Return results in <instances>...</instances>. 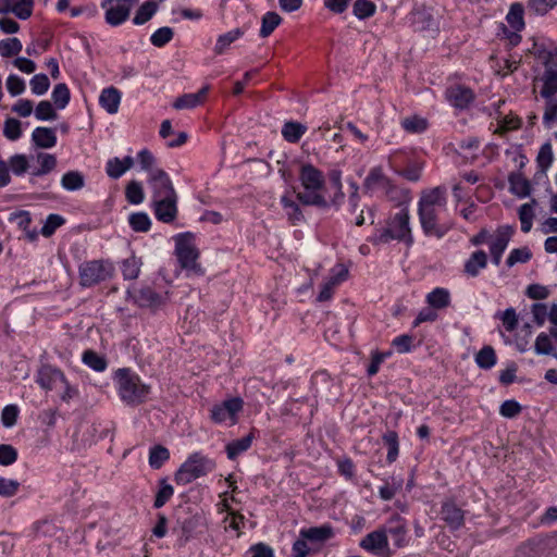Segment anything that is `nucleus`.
I'll return each instance as SVG.
<instances>
[{
	"label": "nucleus",
	"mask_w": 557,
	"mask_h": 557,
	"mask_svg": "<svg viewBox=\"0 0 557 557\" xmlns=\"http://www.w3.org/2000/svg\"><path fill=\"white\" fill-rule=\"evenodd\" d=\"M360 547L379 557H391L393 550L389 547L386 532L383 528L376 529L368 533L361 541Z\"/></svg>",
	"instance_id": "nucleus-12"
},
{
	"label": "nucleus",
	"mask_w": 557,
	"mask_h": 557,
	"mask_svg": "<svg viewBox=\"0 0 557 557\" xmlns=\"http://www.w3.org/2000/svg\"><path fill=\"white\" fill-rule=\"evenodd\" d=\"M506 20L516 32L521 30L524 27L522 5L518 2L512 3Z\"/></svg>",
	"instance_id": "nucleus-49"
},
{
	"label": "nucleus",
	"mask_w": 557,
	"mask_h": 557,
	"mask_svg": "<svg viewBox=\"0 0 557 557\" xmlns=\"http://www.w3.org/2000/svg\"><path fill=\"white\" fill-rule=\"evenodd\" d=\"M515 557H557V537L529 539L516 548Z\"/></svg>",
	"instance_id": "nucleus-7"
},
{
	"label": "nucleus",
	"mask_w": 557,
	"mask_h": 557,
	"mask_svg": "<svg viewBox=\"0 0 557 557\" xmlns=\"http://www.w3.org/2000/svg\"><path fill=\"white\" fill-rule=\"evenodd\" d=\"M497 361L496 352L492 346H484L475 355V362L484 370L492 369Z\"/></svg>",
	"instance_id": "nucleus-37"
},
{
	"label": "nucleus",
	"mask_w": 557,
	"mask_h": 557,
	"mask_svg": "<svg viewBox=\"0 0 557 557\" xmlns=\"http://www.w3.org/2000/svg\"><path fill=\"white\" fill-rule=\"evenodd\" d=\"M141 261L135 256H131L122 261L121 271L125 280H135L140 273Z\"/></svg>",
	"instance_id": "nucleus-47"
},
{
	"label": "nucleus",
	"mask_w": 557,
	"mask_h": 557,
	"mask_svg": "<svg viewBox=\"0 0 557 557\" xmlns=\"http://www.w3.org/2000/svg\"><path fill=\"white\" fill-rule=\"evenodd\" d=\"M34 0H15L11 13L20 20H27L32 16Z\"/></svg>",
	"instance_id": "nucleus-59"
},
{
	"label": "nucleus",
	"mask_w": 557,
	"mask_h": 557,
	"mask_svg": "<svg viewBox=\"0 0 557 557\" xmlns=\"http://www.w3.org/2000/svg\"><path fill=\"white\" fill-rule=\"evenodd\" d=\"M281 23L282 17L276 12H267L261 18L260 37H269Z\"/></svg>",
	"instance_id": "nucleus-40"
},
{
	"label": "nucleus",
	"mask_w": 557,
	"mask_h": 557,
	"mask_svg": "<svg viewBox=\"0 0 557 557\" xmlns=\"http://www.w3.org/2000/svg\"><path fill=\"white\" fill-rule=\"evenodd\" d=\"M57 527L48 520H40L33 523L30 534L33 537L37 536H53L55 534Z\"/></svg>",
	"instance_id": "nucleus-58"
},
{
	"label": "nucleus",
	"mask_w": 557,
	"mask_h": 557,
	"mask_svg": "<svg viewBox=\"0 0 557 557\" xmlns=\"http://www.w3.org/2000/svg\"><path fill=\"white\" fill-rule=\"evenodd\" d=\"M137 2L138 0H102L106 22L111 26L121 25L129 17L131 10Z\"/></svg>",
	"instance_id": "nucleus-10"
},
{
	"label": "nucleus",
	"mask_w": 557,
	"mask_h": 557,
	"mask_svg": "<svg viewBox=\"0 0 557 557\" xmlns=\"http://www.w3.org/2000/svg\"><path fill=\"white\" fill-rule=\"evenodd\" d=\"M148 183L151 188V201L166 199L177 195L170 176L161 169L151 171Z\"/></svg>",
	"instance_id": "nucleus-11"
},
{
	"label": "nucleus",
	"mask_w": 557,
	"mask_h": 557,
	"mask_svg": "<svg viewBox=\"0 0 557 557\" xmlns=\"http://www.w3.org/2000/svg\"><path fill=\"white\" fill-rule=\"evenodd\" d=\"M450 301V293L444 287H436L426 295V302L433 309H445L449 307Z\"/></svg>",
	"instance_id": "nucleus-33"
},
{
	"label": "nucleus",
	"mask_w": 557,
	"mask_h": 557,
	"mask_svg": "<svg viewBox=\"0 0 557 557\" xmlns=\"http://www.w3.org/2000/svg\"><path fill=\"white\" fill-rule=\"evenodd\" d=\"M121 91L113 87L104 88L99 96V103L109 114H115L119 111L121 102Z\"/></svg>",
	"instance_id": "nucleus-27"
},
{
	"label": "nucleus",
	"mask_w": 557,
	"mask_h": 557,
	"mask_svg": "<svg viewBox=\"0 0 557 557\" xmlns=\"http://www.w3.org/2000/svg\"><path fill=\"white\" fill-rule=\"evenodd\" d=\"M29 85L34 95L42 96L48 91L50 87V81L46 74L40 73L33 76Z\"/></svg>",
	"instance_id": "nucleus-61"
},
{
	"label": "nucleus",
	"mask_w": 557,
	"mask_h": 557,
	"mask_svg": "<svg viewBox=\"0 0 557 557\" xmlns=\"http://www.w3.org/2000/svg\"><path fill=\"white\" fill-rule=\"evenodd\" d=\"M364 194L373 195L374 193L381 190L382 193H391L393 189L391 187V180L384 175L381 168L375 166L372 168L364 178L363 182Z\"/></svg>",
	"instance_id": "nucleus-17"
},
{
	"label": "nucleus",
	"mask_w": 557,
	"mask_h": 557,
	"mask_svg": "<svg viewBox=\"0 0 557 557\" xmlns=\"http://www.w3.org/2000/svg\"><path fill=\"white\" fill-rule=\"evenodd\" d=\"M545 99L543 124L546 128H552L557 123V98L549 96Z\"/></svg>",
	"instance_id": "nucleus-44"
},
{
	"label": "nucleus",
	"mask_w": 557,
	"mask_h": 557,
	"mask_svg": "<svg viewBox=\"0 0 557 557\" xmlns=\"http://www.w3.org/2000/svg\"><path fill=\"white\" fill-rule=\"evenodd\" d=\"M382 440L388 448L386 460L388 463H393L399 454L398 434L395 431H387L383 434Z\"/></svg>",
	"instance_id": "nucleus-39"
},
{
	"label": "nucleus",
	"mask_w": 557,
	"mask_h": 557,
	"mask_svg": "<svg viewBox=\"0 0 557 557\" xmlns=\"http://www.w3.org/2000/svg\"><path fill=\"white\" fill-rule=\"evenodd\" d=\"M85 185V177L78 171H69L61 178V186L69 191L79 190Z\"/></svg>",
	"instance_id": "nucleus-35"
},
{
	"label": "nucleus",
	"mask_w": 557,
	"mask_h": 557,
	"mask_svg": "<svg viewBox=\"0 0 557 557\" xmlns=\"http://www.w3.org/2000/svg\"><path fill=\"white\" fill-rule=\"evenodd\" d=\"M128 295L140 308L157 309L165 301V297L163 295L158 294L149 286L128 290Z\"/></svg>",
	"instance_id": "nucleus-15"
},
{
	"label": "nucleus",
	"mask_w": 557,
	"mask_h": 557,
	"mask_svg": "<svg viewBox=\"0 0 557 557\" xmlns=\"http://www.w3.org/2000/svg\"><path fill=\"white\" fill-rule=\"evenodd\" d=\"M487 267V255L484 250H475L466 260L463 272L470 277H476L480 271Z\"/></svg>",
	"instance_id": "nucleus-26"
},
{
	"label": "nucleus",
	"mask_w": 557,
	"mask_h": 557,
	"mask_svg": "<svg viewBox=\"0 0 557 557\" xmlns=\"http://www.w3.org/2000/svg\"><path fill=\"white\" fill-rule=\"evenodd\" d=\"M535 57L542 61L544 71L537 79L542 83L540 95L542 98H548L557 94V48L546 49L537 48Z\"/></svg>",
	"instance_id": "nucleus-5"
},
{
	"label": "nucleus",
	"mask_w": 557,
	"mask_h": 557,
	"mask_svg": "<svg viewBox=\"0 0 557 557\" xmlns=\"http://www.w3.org/2000/svg\"><path fill=\"white\" fill-rule=\"evenodd\" d=\"M554 160L553 150L550 143H545L540 148V151L536 157V163L540 171L545 174L548 168L552 165Z\"/></svg>",
	"instance_id": "nucleus-53"
},
{
	"label": "nucleus",
	"mask_w": 557,
	"mask_h": 557,
	"mask_svg": "<svg viewBox=\"0 0 557 557\" xmlns=\"http://www.w3.org/2000/svg\"><path fill=\"white\" fill-rule=\"evenodd\" d=\"M536 205V200L532 199L531 202L523 203L519 208V220L521 223V231L523 233H528L532 228V221L534 218L533 207Z\"/></svg>",
	"instance_id": "nucleus-43"
},
{
	"label": "nucleus",
	"mask_w": 557,
	"mask_h": 557,
	"mask_svg": "<svg viewBox=\"0 0 557 557\" xmlns=\"http://www.w3.org/2000/svg\"><path fill=\"white\" fill-rule=\"evenodd\" d=\"M125 197L132 205H139L145 199L144 189L141 183L132 181L127 184L125 189Z\"/></svg>",
	"instance_id": "nucleus-55"
},
{
	"label": "nucleus",
	"mask_w": 557,
	"mask_h": 557,
	"mask_svg": "<svg viewBox=\"0 0 557 557\" xmlns=\"http://www.w3.org/2000/svg\"><path fill=\"white\" fill-rule=\"evenodd\" d=\"M557 5V0H529L528 9L536 15H545Z\"/></svg>",
	"instance_id": "nucleus-62"
},
{
	"label": "nucleus",
	"mask_w": 557,
	"mask_h": 557,
	"mask_svg": "<svg viewBox=\"0 0 557 557\" xmlns=\"http://www.w3.org/2000/svg\"><path fill=\"white\" fill-rule=\"evenodd\" d=\"M244 401L239 397L224 400L222 404L214 405L211 409V419L215 423L231 421L232 424L237 421V413L242 411Z\"/></svg>",
	"instance_id": "nucleus-13"
},
{
	"label": "nucleus",
	"mask_w": 557,
	"mask_h": 557,
	"mask_svg": "<svg viewBox=\"0 0 557 557\" xmlns=\"http://www.w3.org/2000/svg\"><path fill=\"white\" fill-rule=\"evenodd\" d=\"M307 127L298 122H286L282 128V135L288 143H297L306 133Z\"/></svg>",
	"instance_id": "nucleus-38"
},
{
	"label": "nucleus",
	"mask_w": 557,
	"mask_h": 557,
	"mask_svg": "<svg viewBox=\"0 0 557 557\" xmlns=\"http://www.w3.org/2000/svg\"><path fill=\"white\" fill-rule=\"evenodd\" d=\"M215 468V462L201 453L191 454L175 472L174 480L178 485H187L207 475Z\"/></svg>",
	"instance_id": "nucleus-4"
},
{
	"label": "nucleus",
	"mask_w": 557,
	"mask_h": 557,
	"mask_svg": "<svg viewBox=\"0 0 557 557\" xmlns=\"http://www.w3.org/2000/svg\"><path fill=\"white\" fill-rule=\"evenodd\" d=\"M208 91H209V86H203L196 94H185V95L178 97L173 106L177 110L196 108L198 104L201 103L202 99L206 97Z\"/></svg>",
	"instance_id": "nucleus-32"
},
{
	"label": "nucleus",
	"mask_w": 557,
	"mask_h": 557,
	"mask_svg": "<svg viewBox=\"0 0 557 557\" xmlns=\"http://www.w3.org/2000/svg\"><path fill=\"white\" fill-rule=\"evenodd\" d=\"M243 35L244 32L240 28H235L223 35H220L214 46V52L216 54H222L231 44L236 41Z\"/></svg>",
	"instance_id": "nucleus-48"
},
{
	"label": "nucleus",
	"mask_w": 557,
	"mask_h": 557,
	"mask_svg": "<svg viewBox=\"0 0 557 557\" xmlns=\"http://www.w3.org/2000/svg\"><path fill=\"white\" fill-rule=\"evenodd\" d=\"M447 195L446 188L442 186L434 187L422 193L418 208L446 210Z\"/></svg>",
	"instance_id": "nucleus-19"
},
{
	"label": "nucleus",
	"mask_w": 557,
	"mask_h": 557,
	"mask_svg": "<svg viewBox=\"0 0 557 557\" xmlns=\"http://www.w3.org/2000/svg\"><path fill=\"white\" fill-rule=\"evenodd\" d=\"M133 165L134 159L131 156H126L122 160L117 157H114L107 161L106 173L109 177L117 180Z\"/></svg>",
	"instance_id": "nucleus-29"
},
{
	"label": "nucleus",
	"mask_w": 557,
	"mask_h": 557,
	"mask_svg": "<svg viewBox=\"0 0 557 557\" xmlns=\"http://www.w3.org/2000/svg\"><path fill=\"white\" fill-rule=\"evenodd\" d=\"M170 459V451L162 445H156L150 448L149 466L152 469H160L165 461Z\"/></svg>",
	"instance_id": "nucleus-45"
},
{
	"label": "nucleus",
	"mask_w": 557,
	"mask_h": 557,
	"mask_svg": "<svg viewBox=\"0 0 557 557\" xmlns=\"http://www.w3.org/2000/svg\"><path fill=\"white\" fill-rule=\"evenodd\" d=\"M509 191L518 198H527L531 195L532 185L521 172H511L508 175Z\"/></svg>",
	"instance_id": "nucleus-24"
},
{
	"label": "nucleus",
	"mask_w": 557,
	"mask_h": 557,
	"mask_svg": "<svg viewBox=\"0 0 557 557\" xmlns=\"http://www.w3.org/2000/svg\"><path fill=\"white\" fill-rule=\"evenodd\" d=\"M79 283L83 287L100 284L114 274V267L108 260H90L83 262L78 268Z\"/></svg>",
	"instance_id": "nucleus-6"
},
{
	"label": "nucleus",
	"mask_w": 557,
	"mask_h": 557,
	"mask_svg": "<svg viewBox=\"0 0 557 557\" xmlns=\"http://www.w3.org/2000/svg\"><path fill=\"white\" fill-rule=\"evenodd\" d=\"M177 195L166 199L151 201L156 218L163 223H171L177 215Z\"/></svg>",
	"instance_id": "nucleus-18"
},
{
	"label": "nucleus",
	"mask_w": 557,
	"mask_h": 557,
	"mask_svg": "<svg viewBox=\"0 0 557 557\" xmlns=\"http://www.w3.org/2000/svg\"><path fill=\"white\" fill-rule=\"evenodd\" d=\"M61 382H65V375L59 368L45 363L37 370L36 383L42 389L52 391Z\"/></svg>",
	"instance_id": "nucleus-16"
},
{
	"label": "nucleus",
	"mask_w": 557,
	"mask_h": 557,
	"mask_svg": "<svg viewBox=\"0 0 557 557\" xmlns=\"http://www.w3.org/2000/svg\"><path fill=\"white\" fill-rule=\"evenodd\" d=\"M174 32L171 27L164 26L158 28L150 37L154 47L161 48L172 40Z\"/></svg>",
	"instance_id": "nucleus-60"
},
{
	"label": "nucleus",
	"mask_w": 557,
	"mask_h": 557,
	"mask_svg": "<svg viewBox=\"0 0 557 557\" xmlns=\"http://www.w3.org/2000/svg\"><path fill=\"white\" fill-rule=\"evenodd\" d=\"M194 240V235L188 232L175 237V253L184 269H195L197 265L198 251Z\"/></svg>",
	"instance_id": "nucleus-9"
},
{
	"label": "nucleus",
	"mask_w": 557,
	"mask_h": 557,
	"mask_svg": "<svg viewBox=\"0 0 557 557\" xmlns=\"http://www.w3.org/2000/svg\"><path fill=\"white\" fill-rule=\"evenodd\" d=\"M32 140L36 147L49 149L57 145V135L52 128L38 126L33 131Z\"/></svg>",
	"instance_id": "nucleus-30"
},
{
	"label": "nucleus",
	"mask_w": 557,
	"mask_h": 557,
	"mask_svg": "<svg viewBox=\"0 0 557 557\" xmlns=\"http://www.w3.org/2000/svg\"><path fill=\"white\" fill-rule=\"evenodd\" d=\"M532 258V252L528 247L515 248L506 259V265L512 268L517 263H527Z\"/></svg>",
	"instance_id": "nucleus-56"
},
{
	"label": "nucleus",
	"mask_w": 557,
	"mask_h": 557,
	"mask_svg": "<svg viewBox=\"0 0 557 557\" xmlns=\"http://www.w3.org/2000/svg\"><path fill=\"white\" fill-rule=\"evenodd\" d=\"M3 135L10 140H17L22 136L21 122L14 117L4 121Z\"/></svg>",
	"instance_id": "nucleus-64"
},
{
	"label": "nucleus",
	"mask_w": 557,
	"mask_h": 557,
	"mask_svg": "<svg viewBox=\"0 0 557 557\" xmlns=\"http://www.w3.org/2000/svg\"><path fill=\"white\" fill-rule=\"evenodd\" d=\"M281 205L292 225H299L305 222V215L300 208V202L292 199L287 194L281 197Z\"/></svg>",
	"instance_id": "nucleus-28"
},
{
	"label": "nucleus",
	"mask_w": 557,
	"mask_h": 557,
	"mask_svg": "<svg viewBox=\"0 0 557 557\" xmlns=\"http://www.w3.org/2000/svg\"><path fill=\"white\" fill-rule=\"evenodd\" d=\"M128 223L134 232L146 233L151 227V220L146 212H135L128 216Z\"/></svg>",
	"instance_id": "nucleus-46"
},
{
	"label": "nucleus",
	"mask_w": 557,
	"mask_h": 557,
	"mask_svg": "<svg viewBox=\"0 0 557 557\" xmlns=\"http://www.w3.org/2000/svg\"><path fill=\"white\" fill-rule=\"evenodd\" d=\"M372 245H384L392 240L403 242L407 246L412 245L413 237L410 228V215L407 207H403L394 215L386 220V225L376 228L368 238Z\"/></svg>",
	"instance_id": "nucleus-1"
},
{
	"label": "nucleus",
	"mask_w": 557,
	"mask_h": 557,
	"mask_svg": "<svg viewBox=\"0 0 557 557\" xmlns=\"http://www.w3.org/2000/svg\"><path fill=\"white\" fill-rule=\"evenodd\" d=\"M447 99L454 106L458 109H466L469 107V104L474 100V92L471 88L462 86V85H455L447 89Z\"/></svg>",
	"instance_id": "nucleus-20"
},
{
	"label": "nucleus",
	"mask_w": 557,
	"mask_h": 557,
	"mask_svg": "<svg viewBox=\"0 0 557 557\" xmlns=\"http://www.w3.org/2000/svg\"><path fill=\"white\" fill-rule=\"evenodd\" d=\"M114 379L117 394L123 403L134 407L147 400L150 386L145 384L136 373L127 368H122L115 372Z\"/></svg>",
	"instance_id": "nucleus-3"
},
{
	"label": "nucleus",
	"mask_w": 557,
	"mask_h": 557,
	"mask_svg": "<svg viewBox=\"0 0 557 557\" xmlns=\"http://www.w3.org/2000/svg\"><path fill=\"white\" fill-rule=\"evenodd\" d=\"M515 233V230L510 225H502L497 227L494 235L490 240V252L504 253L507 249L508 244Z\"/></svg>",
	"instance_id": "nucleus-23"
},
{
	"label": "nucleus",
	"mask_w": 557,
	"mask_h": 557,
	"mask_svg": "<svg viewBox=\"0 0 557 557\" xmlns=\"http://www.w3.org/2000/svg\"><path fill=\"white\" fill-rule=\"evenodd\" d=\"M177 523L180 524L184 542L193 537L198 529L203 525V517L200 513L188 515L186 517H178Z\"/></svg>",
	"instance_id": "nucleus-25"
},
{
	"label": "nucleus",
	"mask_w": 557,
	"mask_h": 557,
	"mask_svg": "<svg viewBox=\"0 0 557 557\" xmlns=\"http://www.w3.org/2000/svg\"><path fill=\"white\" fill-rule=\"evenodd\" d=\"M34 113L36 119L39 121H54L58 117V113L53 104L48 100L40 101Z\"/></svg>",
	"instance_id": "nucleus-54"
},
{
	"label": "nucleus",
	"mask_w": 557,
	"mask_h": 557,
	"mask_svg": "<svg viewBox=\"0 0 557 557\" xmlns=\"http://www.w3.org/2000/svg\"><path fill=\"white\" fill-rule=\"evenodd\" d=\"M23 46L18 38L11 37L0 41V55L3 58H10L21 52Z\"/></svg>",
	"instance_id": "nucleus-57"
},
{
	"label": "nucleus",
	"mask_w": 557,
	"mask_h": 557,
	"mask_svg": "<svg viewBox=\"0 0 557 557\" xmlns=\"http://www.w3.org/2000/svg\"><path fill=\"white\" fill-rule=\"evenodd\" d=\"M5 87L12 97H16L25 91L26 85L23 78L15 74H10L7 78Z\"/></svg>",
	"instance_id": "nucleus-63"
},
{
	"label": "nucleus",
	"mask_w": 557,
	"mask_h": 557,
	"mask_svg": "<svg viewBox=\"0 0 557 557\" xmlns=\"http://www.w3.org/2000/svg\"><path fill=\"white\" fill-rule=\"evenodd\" d=\"M82 360L87 367L97 372H102L108 367L107 359L91 349H87L83 352Z\"/></svg>",
	"instance_id": "nucleus-41"
},
{
	"label": "nucleus",
	"mask_w": 557,
	"mask_h": 557,
	"mask_svg": "<svg viewBox=\"0 0 557 557\" xmlns=\"http://www.w3.org/2000/svg\"><path fill=\"white\" fill-rule=\"evenodd\" d=\"M9 170L16 176L24 175L30 168L28 158L25 154L16 153L7 162Z\"/></svg>",
	"instance_id": "nucleus-51"
},
{
	"label": "nucleus",
	"mask_w": 557,
	"mask_h": 557,
	"mask_svg": "<svg viewBox=\"0 0 557 557\" xmlns=\"http://www.w3.org/2000/svg\"><path fill=\"white\" fill-rule=\"evenodd\" d=\"M386 536H391L393 544L397 548H403L408 545V528L406 520L399 515L393 516L383 527Z\"/></svg>",
	"instance_id": "nucleus-14"
},
{
	"label": "nucleus",
	"mask_w": 557,
	"mask_h": 557,
	"mask_svg": "<svg viewBox=\"0 0 557 557\" xmlns=\"http://www.w3.org/2000/svg\"><path fill=\"white\" fill-rule=\"evenodd\" d=\"M51 98L55 109H64L71 99V92L66 84L59 83L54 86Z\"/></svg>",
	"instance_id": "nucleus-42"
},
{
	"label": "nucleus",
	"mask_w": 557,
	"mask_h": 557,
	"mask_svg": "<svg viewBox=\"0 0 557 557\" xmlns=\"http://www.w3.org/2000/svg\"><path fill=\"white\" fill-rule=\"evenodd\" d=\"M299 181L304 190L296 193V200L304 206L325 208L326 198L322 194L325 180L322 171L310 163L302 164L299 173Z\"/></svg>",
	"instance_id": "nucleus-2"
},
{
	"label": "nucleus",
	"mask_w": 557,
	"mask_h": 557,
	"mask_svg": "<svg viewBox=\"0 0 557 557\" xmlns=\"http://www.w3.org/2000/svg\"><path fill=\"white\" fill-rule=\"evenodd\" d=\"M376 5L370 0H356L352 13L359 20H366L374 15Z\"/></svg>",
	"instance_id": "nucleus-52"
},
{
	"label": "nucleus",
	"mask_w": 557,
	"mask_h": 557,
	"mask_svg": "<svg viewBox=\"0 0 557 557\" xmlns=\"http://www.w3.org/2000/svg\"><path fill=\"white\" fill-rule=\"evenodd\" d=\"M37 160L40 164V168L35 169L30 172V183H35V177L46 175L53 171L57 166V158L53 154L39 152L37 154Z\"/></svg>",
	"instance_id": "nucleus-34"
},
{
	"label": "nucleus",
	"mask_w": 557,
	"mask_h": 557,
	"mask_svg": "<svg viewBox=\"0 0 557 557\" xmlns=\"http://www.w3.org/2000/svg\"><path fill=\"white\" fill-rule=\"evenodd\" d=\"M157 11V2L152 0L146 1L136 11L133 23L135 25H144L156 14Z\"/></svg>",
	"instance_id": "nucleus-36"
},
{
	"label": "nucleus",
	"mask_w": 557,
	"mask_h": 557,
	"mask_svg": "<svg viewBox=\"0 0 557 557\" xmlns=\"http://www.w3.org/2000/svg\"><path fill=\"white\" fill-rule=\"evenodd\" d=\"M299 535L304 539H307L309 543L314 545H322L326 541H329L333 535V528L329 524H323L320 527H311L308 529H301Z\"/></svg>",
	"instance_id": "nucleus-22"
},
{
	"label": "nucleus",
	"mask_w": 557,
	"mask_h": 557,
	"mask_svg": "<svg viewBox=\"0 0 557 557\" xmlns=\"http://www.w3.org/2000/svg\"><path fill=\"white\" fill-rule=\"evenodd\" d=\"M174 494V488L165 479L159 481V490L156 494L153 507L159 509L163 507Z\"/></svg>",
	"instance_id": "nucleus-50"
},
{
	"label": "nucleus",
	"mask_w": 557,
	"mask_h": 557,
	"mask_svg": "<svg viewBox=\"0 0 557 557\" xmlns=\"http://www.w3.org/2000/svg\"><path fill=\"white\" fill-rule=\"evenodd\" d=\"M446 210L418 208L419 221L425 236L443 238L451 228V223L442 220Z\"/></svg>",
	"instance_id": "nucleus-8"
},
{
	"label": "nucleus",
	"mask_w": 557,
	"mask_h": 557,
	"mask_svg": "<svg viewBox=\"0 0 557 557\" xmlns=\"http://www.w3.org/2000/svg\"><path fill=\"white\" fill-rule=\"evenodd\" d=\"M253 438L255 434L250 432L242 438L230 442L225 447L227 458L235 460L240 454L247 451L251 447Z\"/></svg>",
	"instance_id": "nucleus-31"
},
{
	"label": "nucleus",
	"mask_w": 557,
	"mask_h": 557,
	"mask_svg": "<svg viewBox=\"0 0 557 557\" xmlns=\"http://www.w3.org/2000/svg\"><path fill=\"white\" fill-rule=\"evenodd\" d=\"M441 516L451 530H458L463 525V511L454 502L443 503Z\"/></svg>",
	"instance_id": "nucleus-21"
}]
</instances>
